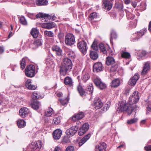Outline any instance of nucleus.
<instances>
[{"label":"nucleus","instance_id":"nucleus-50","mask_svg":"<svg viewBox=\"0 0 151 151\" xmlns=\"http://www.w3.org/2000/svg\"><path fill=\"white\" fill-rule=\"evenodd\" d=\"M118 67V65L117 64H115L114 65L111 66L110 68V71L112 72H115L116 71Z\"/></svg>","mask_w":151,"mask_h":151},{"label":"nucleus","instance_id":"nucleus-56","mask_svg":"<svg viewBox=\"0 0 151 151\" xmlns=\"http://www.w3.org/2000/svg\"><path fill=\"white\" fill-rule=\"evenodd\" d=\"M74 150V147L71 146L68 147L65 150V151H73Z\"/></svg>","mask_w":151,"mask_h":151},{"label":"nucleus","instance_id":"nucleus-24","mask_svg":"<svg viewBox=\"0 0 151 151\" xmlns=\"http://www.w3.org/2000/svg\"><path fill=\"white\" fill-rule=\"evenodd\" d=\"M91 137V134H88L85 135L82 139L78 143V146L79 147L81 146L88 139Z\"/></svg>","mask_w":151,"mask_h":151},{"label":"nucleus","instance_id":"nucleus-11","mask_svg":"<svg viewBox=\"0 0 151 151\" xmlns=\"http://www.w3.org/2000/svg\"><path fill=\"white\" fill-rule=\"evenodd\" d=\"M113 0H102V6L105 9L109 10L112 7V4L111 2Z\"/></svg>","mask_w":151,"mask_h":151},{"label":"nucleus","instance_id":"nucleus-36","mask_svg":"<svg viewBox=\"0 0 151 151\" xmlns=\"http://www.w3.org/2000/svg\"><path fill=\"white\" fill-rule=\"evenodd\" d=\"M120 81L118 79H116L112 81L111 86L112 87H116L119 85Z\"/></svg>","mask_w":151,"mask_h":151},{"label":"nucleus","instance_id":"nucleus-21","mask_svg":"<svg viewBox=\"0 0 151 151\" xmlns=\"http://www.w3.org/2000/svg\"><path fill=\"white\" fill-rule=\"evenodd\" d=\"M84 116V113L81 111L76 114L74 116L72 117V118L73 121H76V120H80L82 119Z\"/></svg>","mask_w":151,"mask_h":151},{"label":"nucleus","instance_id":"nucleus-52","mask_svg":"<svg viewBox=\"0 0 151 151\" xmlns=\"http://www.w3.org/2000/svg\"><path fill=\"white\" fill-rule=\"evenodd\" d=\"M93 84L92 83H90L87 88V91L90 92L91 93H92L93 92Z\"/></svg>","mask_w":151,"mask_h":151},{"label":"nucleus","instance_id":"nucleus-49","mask_svg":"<svg viewBox=\"0 0 151 151\" xmlns=\"http://www.w3.org/2000/svg\"><path fill=\"white\" fill-rule=\"evenodd\" d=\"M59 100L61 104L63 105H64L68 103L69 99L66 98L64 99H60Z\"/></svg>","mask_w":151,"mask_h":151},{"label":"nucleus","instance_id":"nucleus-54","mask_svg":"<svg viewBox=\"0 0 151 151\" xmlns=\"http://www.w3.org/2000/svg\"><path fill=\"white\" fill-rule=\"evenodd\" d=\"M63 143H66L69 142V139L68 137L67 136H64L62 140Z\"/></svg>","mask_w":151,"mask_h":151},{"label":"nucleus","instance_id":"nucleus-62","mask_svg":"<svg viewBox=\"0 0 151 151\" xmlns=\"http://www.w3.org/2000/svg\"><path fill=\"white\" fill-rule=\"evenodd\" d=\"M4 51V50L3 48L0 47V54L2 53Z\"/></svg>","mask_w":151,"mask_h":151},{"label":"nucleus","instance_id":"nucleus-14","mask_svg":"<svg viewBox=\"0 0 151 151\" xmlns=\"http://www.w3.org/2000/svg\"><path fill=\"white\" fill-rule=\"evenodd\" d=\"M103 65L101 62H98L94 64L93 66V70L94 72H98L102 70Z\"/></svg>","mask_w":151,"mask_h":151},{"label":"nucleus","instance_id":"nucleus-23","mask_svg":"<svg viewBox=\"0 0 151 151\" xmlns=\"http://www.w3.org/2000/svg\"><path fill=\"white\" fill-rule=\"evenodd\" d=\"M62 134V131L61 130L59 129L56 130L52 134L53 137L55 139H58L60 138Z\"/></svg>","mask_w":151,"mask_h":151},{"label":"nucleus","instance_id":"nucleus-57","mask_svg":"<svg viewBox=\"0 0 151 151\" xmlns=\"http://www.w3.org/2000/svg\"><path fill=\"white\" fill-rule=\"evenodd\" d=\"M144 33L142 31H141L137 33V37L138 38L144 35Z\"/></svg>","mask_w":151,"mask_h":151},{"label":"nucleus","instance_id":"nucleus-25","mask_svg":"<svg viewBox=\"0 0 151 151\" xmlns=\"http://www.w3.org/2000/svg\"><path fill=\"white\" fill-rule=\"evenodd\" d=\"M89 74L87 72H83L81 78V80L84 82H86L90 78Z\"/></svg>","mask_w":151,"mask_h":151},{"label":"nucleus","instance_id":"nucleus-55","mask_svg":"<svg viewBox=\"0 0 151 151\" xmlns=\"http://www.w3.org/2000/svg\"><path fill=\"white\" fill-rule=\"evenodd\" d=\"M54 123L56 125H58L60 122V118L58 117H56L54 119Z\"/></svg>","mask_w":151,"mask_h":151},{"label":"nucleus","instance_id":"nucleus-20","mask_svg":"<svg viewBox=\"0 0 151 151\" xmlns=\"http://www.w3.org/2000/svg\"><path fill=\"white\" fill-rule=\"evenodd\" d=\"M93 105L96 109H98L102 107L103 103L99 98L97 97L95 99Z\"/></svg>","mask_w":151,"mask_h":151},{"label":"nucleus","instance_id":"nucleus-18","mask_svg":"<svg viewBox=\"0 0 151 151\" xmlns=\"http://www.w3.org/2000/svg\"><path fill=\"white\" fill-rule=\"evenodd\" d=\"M25 86L27 88L32 90L36 89L37 88L36 85L32 84V81L31 79H28L26 81Z\"/></svg>","mask_w":151,"mask_h":151},{"label":"nucleus","instance_id":"nucleus-30","mask_svg":"<svg viewBox=\"0 0 151 151\" xmlns=\"http://www.w3.org/2000/svg\"><path fill=\"white\" fill-rule=\"evenodd\" d=\"M40 106V102L37 101H35L30 104V106L34 109H37L39 108Z\"/></svg>","mask_w":151,"mask_h":151},{"label":"nucleus","instance_id":"nucleus-35","mask_svg":"<svg viewBox=\"0 0 151 151\" xmlns=\"http://www.w3.org/2000/svg\"><path fill=\"white\" fill-rule=\"evenodd\" d=\"M97 17L98 15L97 13L94 12L90 14L89 16L88 19L91 22L94 20L95 19L97 18Z\"/></svg>","mask_w":151,"mask_h":151},{"label":"nucleus","instance_id":"nucleus-22","mask_svg":"<svg viewBox=\"0 0 151 151\" xmlns=\"http://www.w3.org/2000/svg\"><path fill=\"white\" fill-rule=\"evenodd\" d=\"M52 49L53 51H55L57 55L60 56L63 55L62 51L59 46L57 45L53 46L52 47Z\"/></svg>","mask_w":151,"mask_h":151},{"label":"nucleus","instance_id":"nucleus-33","mask_svg":"<svg viewBox=\"0 0 151 151\" xmlns=\"http://www.w3.org/2000/svg\"><path fill=\"white\" fill-rule=\"evenodd\" d=\"M77 90L78 91L80 95L82 96H84L85 95V92L82 86L80 84L77 86Z\"/></svg>","mask_w":151,"mask_h":151},{"label":"nucleus","instance_id":"nucleus-1","mask_svg":"<svg viewBox=\"0 0 151 151\" xmlns=\"http://www.w3.org/2000/svg\"><path fill=\"white\" fill-rule=\"evenodd\" d=\"M63 63L60 67V72L61 74L65 76L67 73L70 72L72 68L71 60L67 58L63 59Z\"/></svg>","mask_w":151,"mask_h":151},{"label":"nucleus","instance_id":"nucleus-31","mask_svg":"<svg viewBox=\"0 0 151 151\" xmlns=\"http://www.w3.org/2000/svg\"><path fill=\"white\" fill-rule=\"evenodd\" d=\"M64 82L65 85L70 86H71L73 85L72 80L69 77H67L64 79Z\"/></svg>","mask_w":151,"mask_h":151},{"label":"nucleus","instance_id":"nucleus-44","mask_svg":"<svg viewBox=\"0 0 151 151\" xmlns=\"http://www.w3.org/2000/svg\"><path fill=\"white\" fill-rule=\"evenodd\" d=\"M67 54L68 56L72 58H74L76 57L75 52L71 50H68L67 52Z\"/></svg>","mask_w":151,"mask_h":151},{"label":"nucleus","instance_id":"nucleus-46","mask_svg":"<svg viewBox=\"0 0 151 151\" xmlns=\"http://www.w3.org/2000/svg\"><path fill=\"white\" fill-rule=\"evenodd\" d=\"M32 97V99H39L41 97L39 93H38L35 92H33Z\"/></svg>","mask_w":151,"mask_h":151},{"label":"nucleus","instance_id":"nucleus-3","mask_svg":"<svg viewBox=\"0 0 151 151\" xmlns=\"http://www.w3.org/2000/svg\"><path fill=\"white\" fill-rule=\"evenodd\" d=\"M91 47L94 51H90V56L91 58L93 60H96L98 57V54L97 51L98 50V47L97 44V42L94 41L91 46Z\"/></svg>","mask_w":151,"mask_h":151},{"label":"nucleus","instance_id":"nucleus-19","mask_svg":"<svg viewBox=\"0 0 151 151\" xmlns=\"http://www.w3.org/2000/svg\"><path fill=\"white\" fill-rule=\"evenodd\" d=\"M29 111L28 109L24 107L21 109L19 111V114L22 118H24L27 115Z\"/></svg>","mask_w":151,"mask_h":151},{"label":"nucleus","instance_id":"nucleus-10","mask_svg":"<svg viewBox=\"0 0 151 151\" xmlns=\"http://www.w3.org/2000/svg\"><path fill=\"white\" fill-rule=\"evenodd\" d=\"M78 126H75L68 129L66 131V134L68 135L73 136L77 132L78 129Z\"/></svg>","mask_w":151,"mask_h":151},{"label":"nucleus","instance_id":"nucleus-15","mask_svg":"<svg viewBox=\"0 0 151 151\" xmlns=\"http://www.w3.org/2000/svg\"><path fill=\"white\" fill-rule=\"evenodd\" d=\"M150 64L148 62L145 63L142 70L141 72V75H145L147 74L150 70Z\"/></svg>","mask_w":151,"mask_h":151},{"label":"nucleus","instance_id":"nucleus-48","mask_svg":"<svg viewBox=\"0 0 151 151\" xmlns=\"http://www.w3.org/2000/svg\"><path fill=\"white\" fill-rule=\"evenodd\" d=\"M138 119L137 118H134L133 119L128 120L127 123L128 124H130L136 123Z\"/></svg>","mask_w":151,"mask_h":151},{"label":"nucleus","instance_id":"nucleus-26","mask_svg":"<svg viewBox=\"0 0 151 151\" xmlns=\"http://www.w3.org/2000/svg\"><path fill=\"white\" fill-rule=\"evenodd\" d=\"M55 24L54 22H49L45 23L42 26V28L50 29L51 28L55 27Z\"/></svg>","mask_w":151,"mask_h":151},{"label":"nucleus","instance_id":"nucleus-42","mask_svg":"<svg viewBox=\"0 0 151 151\" xmlns=\"http://www.w3.org/2000/svg\"><path fill=\"white\" fill-rule=\"evenodd\" d=\"M44 33L45 35L48 36L50 37H52L51 39L54 40L53 37L54 36V33L52 31L45 30L44 31Z\"/></svg>","mask_w":151,"mask_h":151},{"label":"nucleus","instance_id":"nucleus-40","mask_svg":"<svg viewBox=\"0 0 151 151\" xmlns=\"http://www.w3.org/2000/svg\"><path fill=\"white\" fill-rule=\"evenodd\" d=\"M99 48L101 51L104 54H107V51L103 44L100 43L99 45Z\"/></svg>","mask_w":151,"mask_h":151},{"label":"nucleus","instance_id":"nucleus-6","mask_svg":"<svg viewBox=\"0 0 151 151\" xmlns=\"http://www.w3.org/2000/svg\"><path fill=\"white\" fill-rule=\"evenodd\" d=\"M65 44L71 46L74 44L75 42L74 36L72 34H68L65 36Z\"/></svg>","mask_w":151,"mask_h":151},{"label":"nucleus","instance_id":"nucleus-2","mask_svg":"<svg viewBox=\"0 0 151 151\" xmlns=\"http://www.w3.org/2000/svg\"><path fill=\"white\" fill-rule=\"evenodd\" d=\"M119 112H122L124 111H127L129 115L131 114L133 110V108L131 106H129L126 102L124 101H121L119 102Z\"/></svg>","mask_w":151,"mask_h":151},{"label":"nucleus","instance_id":"nucleus-27","mask_svg":"<svg viewBox=\"0 0 151 151\" xmlns=\"http://www.w3.org/2000/svg\"><path fill=\"white\" fill-rule=\"evenodd\" d=\"M117 35L114 30H112L110 33V41L111 43H113V40H116L117 38Z\"/></svg>","mask_w":151,"mask_h":151},{"label":"nucleus","instance_id":"nucleus-28","mask_svg":"<svg viewBox=\"0 0 151 151\" xmlns=\"http://www.w3.org/2000/svg\"><path fill=\"white\" fill-rule=\"evenodd\" d=\"M36 3L38 6H45L48 4L47 0H36Z\"/></svg>","mask_w":151,"mask_h":151},{"label":"nucleus","instance_id":"nucleus-53","mask_svg":"<svg viewBox=\"0 0 151 151\" xmlns=\"http://www.w3.org/2000/svg\"><path fill=\"white\" fill-rule=\"evenodd\" d=\"M146 102H147V110L148 111H151V104L150 103L149 101H148V100L145 101Z\"/></svg>","mask_w":151,"mask_h":151},{"label":"nucleus","instance_id":"nucleus-17","mask_svg":"<svg viewBox=\"0 0 151 151\" xmlns=\"http://www.w3.org/2000/svg\"><path fill=\"white\" fill-rule=\"evenodd\" d=\"M42 144L40 141L32 143L31 146V148L33 150H35L37 149H40L42 147Z\"/></svg>","mask_w":151,"mask_h":151},{"label":"nucleus","instance_id":"nucleus-4","mask_svg":"<svg viewBox=\"0 0 151 151\" xmlns=\"http://www.w3.org/2000/svg\"><path fill=\"white\" fill-rule=\"evenodd\" d=\"M139 99L138 91H134L132 95L128 99V103L130 105H132L137 102Z\"/></svg>","mask_w":151,"mask_h":151},{"label":"nucleus","instance_id":"nucleus-16","mask_svg":"<svg viewBox=\"0 0 151 151\" xmlns=\"http://www.w3.org/2000/svg\"><path fill=\"white\" fill-rule=\"evenodd\" d=\"M106 145L104 142H101L95 147L96 151H106Z\"/></svg>","mask_w":151,"mask_h":151},{"label":"nucleus","instance_id":"nucleus-5","mask_svg":"<svg viewBox=\"0 0 151 151\" xmlns=\"http://www.w3.org/2000/svg\"><path fill=\"white\" fill-rule=\"evenodd\" d=\"M35 67L33 65H29L27 66L25 70L26 76L29 77H32L35 76Z\"/></svg>","mask_w":151,"mask_h":151},{"label":"nucleus","instance_id":"nucleus-58","mask_svg":"<svg viewBox=\"0 0 151 151\" xmlns=\"http://www.w3.org/2000/svg\"><path fill=\"white\" fill-rule=\"evenodd\" d=\"M145 149L147 151H151V145L146 146L145 147Z\"/></svg>","mask_w":151,"mask_h":151},{"label":"nucleus","instance_id":"nucleus-7","mask_svg":"<svg viewBox=\"0 0 151 151\" xmlns=\"http://www.w3.org/2000/svg\"><path fill=\"white\" fill-rule=\"evenodd\" d=\"M77 46L83 54H85L87 47L86 42L84 40H82L78 42Z\"/></svg>","mask_w":151,"mask_h":151},{"label":"nucleus","instance_id":"nucleus-59","mask_svg":"<svg viewBox=\"0 0 151 151\" xmlns=\"http://www.w3.org/2000/svg\"><path fill=\"white\" fill-rule=\"evenodd\" d=\"M53 151H61V149L59 147H57L55 148Z\"/></svg>","mask_w":151,"mask_h":151},{"label":"nucleus","instance_id":"nucleus-47","mask_svg":"<svg viewBox=\"0 0 151 151\" xmlns=\"http://www.w3.org/2000/svg\"><path fill=\"white\" fill-rule=\"evenodd\" d=\"M121 56L122 58L129 59L130 57V55L129 52H123L121 54Z\"/></svg>","mask_w":151,"mask_h":151},{"label":"nucleus","instance_id":"nucleus-9","mask_svg":"<svg viewBox=\"0 0 151 151\" xmlns=\"http://www.w3.org/2000/svg\"><path fill=\"white\" fill-rule=\"evenodd\" d=\"M93 81L96 85L101 89H104L106 87V85L102 82L101 79L98 78H96L94 79Z\"/></svg>","mask_w":151,"mask_h":151},{"label":"nucleus","instance_id":"nucleus-45","mask_svg":"<svg viewBox=\"0 0 151 151\" xmlns=\"http://www.w3.org/2000/svg\"><path fill=\"white\" fill-rule=\"evenodd\" d=\"M26 60L25 58H23L20 62L21 68L22 70L24 69L26 65Z\"/></svg>","mask_w":151,"mask_h":151},{"label":"nucleus","instance_id":"nucleus-34","mask_svg":"<svg viewBox=\"0 0 151 151\" xmlns=\"http://www.w3.org/2000/svg\"><path fill=\"white\" fill-rule=\"evenodd\" d=\"M39 32L38 30L35 28L32 29L30 34L34 38H37Z\"/></svg>","mask_w":151,"mask_h":151},{"label":"nucleus","instance_id":"nucleus-8","mask_svg":"<svg viewBox=\"0 0 151 151\" xmlns=\"http://www.w3.org/2000/svg\"><path fill=\"white\" fill-rule=\"evenodd\" d=\"M37 18H41L45 19V21H47L49 19H50L51 18L52 20H55L56 17L55 15H53L52 16L49 15L48 14H45L43 13H40L36 15Z\"/></svg>","mask_w":151,"mask_h":151},{"label":"nucleus","instance_id":"nucleus-37","mask_svg":"<svg viewBox=\"0 0 151 151\" xmlns=\"http://www.w3.org/2000/svg\"><path fill=\"white\" fill-rule=\"evenodd\" d=\"M19 21L20 23L24 25H27V23L24 17L23 16L20 17L19 18Z\"/></svg>","mask_w":151,"mask_h":151},{"label":"nucleus","instance_id":"nucleus-51","mask_svg":"<svg viewBox=\"0 0 151 151\" xmlns=\"http://www.w3.org/2000/svg\"><path fill=\"white\" fill-rule=\"evenodd\" d=\"M146 54V52L145 51H142L141 52H138L137 53V55L138 56L140 57V58L145 56Z\"/></svg>","mask_w":151,"mask_h":151},{"label":"nucleus","instance_id":"nucleus-41","mask_svg":"<svg viewBox=\"0 0 151 151\" xmlns=\"http://www.w3.org/2000/svg\"><path fill=\"white\" fill-rule=\"evenodd\" d=\"M53 110L50 107H48V109L45 112V115L47 116H50L52 114Z\"/></svg>","mask_w":151,"mask_h":151},{"label":"nucleus","instance_id":"nucleus-39","mask_svg":"<svg viewBox=\"0 0 151 151\" xmlns=\"http://www.w3.org/2000/svg\"><path fill=\"white\" fill-rule=\"evenodd\" d=\"M99 48L101 51L104 54H107V51L103 44L100 43L99 45Z\"/></svg>","mask_w":151,"mask_h":151},{"label":"nucleus","instance_id":"nucleus-13","mask_svg":"<svg viewBox=\"0 0 151 151\" xmlns=\"http://www.w3.org/2000/svg\"><path fill=\"white\" fill-rule=\"evenodd\" d=\"M139 78V75L138 73H136L132 78H131L128 82L129 84L132 86L135 85L137 81Z\"/></svg>","mask_w":151,"mask_h":151},{"label":"nucleus","instance_id":"nucleus-64","mask_svg":"<svg viewBox=\"0 0 151 151\" xmlns=\"http://www.w3.org/2000/svg\"><path fill=\"white\" fill-rule=\"evenodd\" d=\"M12 32H10L9 33V36H8V37L9 38H10V37L11 36H12Z\"/></svg>","mask_w":151,"mask_h":151},{"label":"nucleus","instance_id":"nucleus-38","mask_svg":"<svg viewBox=\"0 0 151 151\" xmlns=\"http://www.w3.org/2000/svg\"><path fill=\"white\" fill-rule=\"evenodd\" d=\"M99 48L101 51L104 54H107V51L103 44L100 43L99 45Z\"/></svg>","mask_w":151,"mask_h":151},{"label":"nucleus","instance_id":"nucleus-32","mask_svg":"<svg viewBox=\"0 0 151 151\" xmlns=\"http://www.w3.org/2000/svg\"><path fill=\"white\" fill-rule=\"evenodd\" d=\"M17 124L18 127L22 128L26 126V122L23 119H19L17 122Z\"/></svg>","mask_w":151,"mask_h":151},{"label":"nucleus","instance_id":"nucleus-60","mask_svg":"<svg viewBox=\"0 0 151 151\" xmlns=\"http://www.w3.org/2000/svg\"><path fill=\"white\" fill-rule=\"evenodd\" d=\"M124 2L126 4H128L130 3V0H123Z\"/></svg>","mask_w":151,"mask_h":151},{"label":"nucleus","instance_id":"nucleus-12","mask_svg":"<svg viewBox=\"0 0 151 151\" xmlns=\"http://www.w3.org/2000/svg\"><path fill=\"white\" fill-rule=\"evenodd\" d=\"M89 125L87 123L83 124L82 127L80 128L78 132V134L82 136L84 134L88 131L89 129Z\"/></svg>","mask_w":151,"mask_h":151},{"label":"nucleus","instance_id":"nucleus-29","mask_svg":"<svg viewBox=\"0 0 151 151\" xmlns=\"http://www.w3.org/2000/svg\"><path fill=\"white\" fill-rule=\"evenodd\" d=\"M115 63V60L113 57L108 56L106 58V63L107 65H112Z\"/></svg>","mask_w":151,"mask_h":151},{"label":"nucleus","instance_id":"nucleus-61","mask_svg":"<svg viewBox=\"0 0 151 151\" xmlns=\"http://www.w3.org/2000/svg\"><path fill=\"white\" fill-rule=\"evenodd\" d=\"M148 30L150 31L151 32V21L149 22Z\"/></svg>","mask_w":151,"mask_h":151},{"label":"nucleus","instance_id":"nucleus-43","mask_svg":"<svg viewBox=\"0 0 151 151\" xmlns=\"http://www.w3.org/2000/svg\"><path fill=\"white\" fill-rule=\"evenodd\" d=\"M42 44V41L41 39H37L33 43V45L36 47L41 45Z\"/></svg>","mask_w":151,"mask_h":151},{"label":"nucleus","instance_id":"nucleus-63","mask_svg":"<svg viewBox=\"0 0 151 151\" xmlns=\"http://www.w3.org/2000/svg\"><path fill=\"white\" fill-rule=\"evenodd\" d=\"M146 119H144V120H142L140 122L141 124H145L146 122Z\"/></svg>","mask_w":151,"mask_h":151}]
</instances>
